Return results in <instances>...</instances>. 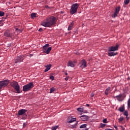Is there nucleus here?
<instances>
[{
    "label": "nucleus",
    "instance_id": "obj_7",
    "mask_svg": "<svg viewBox=\"0 0 130 130\" xmlns=\"http://www.w3.org/2000/svg\"><path fill=\"white\" fill-rule=\"evenodd\" d=\"M89 119V116L87 115H81L77 118V120H82V121H87Z\"/></svg>",
    "mask_w": 130,
    "mask_h": 130
},
{
    "label": "nucleus",
    "instance_id": "obj_26",
    "mask_svg": "<svg viewBox=\"0 0 130 130\" xmlns=\"http://www.w3.org/2000/svg\"><path fill=\"white\" fill-rule=\"evenodd\" d=\"M124 115H125L126 116V118L127 116H128V111H125L124 112Z\"/></svg>",
    "mask_w": 130,
    "mask_h": 130
},
{
    "label": "nucleus",
    "instance_id": "obj_11",
    "mask_svg": "<svg viewBox=\"0 0 130 130\" xmlns=\"http://www.w3.org/2000/svg\"><path fill=\"white\" fill-rule=\"evenodd\" d=\"M80 68L81 69H85V68H87V61H86V60L83 59L82 60L81 65L80 66Z\"/></svg>",
    "mask_w": 130,
    "mask_h": 130
},
{
    "label": "nucleus",
    "instance_id": "obj_34",
    "mask_svg": "<svg viewBox=\"0 0 130 130\" xmlns=\"http://www.w3.org/2000/svg\"><path fill=\"white\" fill-rule=\"evenodd\" d=\"M50 80H52V81H53L54 80V76L50 75Z\"/></svg>",
    "mask_w": 130,
    "mask_h": 130
},
{
    "label": "nucleus",
    "instance_id": "obj_2",
    "mask_svg": "<svg viewBox=\"0 0 130 130\" xmlns=\"http://www.w3.org/2000/svg\"><path fill=\"white\" fill-rule=\"evenodd\" d=\"M10 86L16 90L17 93H21L20 91V85H19V83L17 81H13V82H10Z\"/></svg>",
    "mask_w": 130,
    "mask_h": 130
},
{
    "label": "nucleus",
    "instance_id": "obj_32",
    "mask_svg": "<svg viewBox=\"0 0 130 130\" xmlns=\"http://www.w3.org/2000/svg\"><path fill=\"white\" fill-rule=\"evenodd\" d=\"M23 117H22V119H26V118H27V114H24V115H22Z\"/></svg>",
    "mask_w": 130,
    "mask_h": 130
},
{
    "label": "nucleus",
    "instance_id": "obj_18",
    "mask_svg": "<svg viewBox=\"0 0 130 130\" xmlns=\"http://www.w3.org/2000/svg\"><path fill=\"white\" fill-rule=\"evenodd\" d=\"M108 53L109 56H114V54L112 51H108Z\"/></svg>",
    "mask_w": 130,
    "mask_h": 130
},
{
    "label": "nucleus",
    "instance_id": "obj_41",
    "mask_svg": "<svg viewBox=\"0 0 130 130\" xmlns=\"http://www.w3.org/2000/svg\"><path fill=\"white\" fill-rule=\"evenodd\" d=\"M26 125H27V124L26 123H23V127H25V126H26Z\"/></svg>",
    "mask_w": 130,
    "mask_h": 130
},
{
    "label": "nucleus",
    "instance_id": "obj_48",
    "mask_svg": "<svg viewBox=\"0 0 130 130\" xmlns=\"http://www.w3.org/2000/svg\"><path fill=\"white\" fill-rule=\"evenodd\" d=\"M65 75H66V76H68V73L66 72Z\"/></svg>",
    "mask_w": 130,
    "mask_h": 130
},
{
    "label": "nucleus",
    "instance_id": "obj_50",
    "mask_svg": "<svg viewBox=\"0 0 130 130\" xmlns=\"http://www.w3.org/2000/svg\"><path fill=\"white\" fill-rule=\"evenodd\" d=\"M71 25H74V22H72L71 23Z\"/></svg>",
    "mask_w": 130,
    "mask_h": 130
},
{
    "label": "nucleus",
    "instance_id": "obj_12",
    "mask_svg": "<svg viewBox=\"0 0 130 130\" xmlns=\"http://www.w3.org/2000/svg\"><path fill=\"white\" fill-rule=\"evenodd\" d=\"M68 123H72V122H74V121H76L77 120V118H73L72 117H68Z\"/></svg>",
    "mask_w": 130,
    "mask_h": 130
},
{
    "label": "nucleus",
    "instance_id": "obj_39",
    "mask_svg": "<svg viewBox=\"0 0 130 130\" xmlns=\"http://www.w3.org/2000/svg\"><path fill=\"white\" fill-rule=\"evenodd\" d=\"M16 32H18L19 33H22V30L20 29H18Z\"/></svg>",
    "mask_w": 130,
    "mask_h": 130
},
{
    "label": "nucleus",
    "instance_id": "obj_17",
    "mask_svg": "<svg viewBox=\"0 0 130 130\" xmlns=\"http://www.w3.org/2000/svg\"><path fill=\"white\" fill-rule=\"evenodd\" d=\"M124 110H125L124 107H120V108H119V111H120V112H123Z\"/></svg>",
    "mask_w": 130,
    "mask_h": 130
},
{
    "label": "nucleus",
    "instance_id": "obj_42",
    "mask_svg": "<svg viewBox=\"0 0 130 130\" xmlns=\"http://www.w3.org/2000/svg\"><path fill=\"white\" fill-rule=\"evenodd\" d=\"M129 119V118L128 117V116H126V120H128Z\"/></svg>",
    "mask_w": 130,
    "mask_h": 130
},
{
    "label": "nucleus",
    "instance_id": "obj_51",
    "mask_svg": "<svg viewBox=\"0 0 130 130\" xmlns=\"http://www.w3.org/2000/svg\"><path fill=\"white\" fill-rule=\"evenodd\" d=\"M65 80H66V81H68V78H66Z\"/></svg>",
    "mask_w": 130,
    "mask_h": 130
},
{
    "label": "nucleus",
    "instance_id": "obj_35",
    "mask_svg": "<svg viewBox=\"0 0 130 130\" xmlns=\"http://www.w3.org/2000/svg\"><path fill=\"white\" fill-rule=\"evenodd\" d=\"M123 119H124V117H120V118L119 119V121L120 122H121L122 121H123Z\"/></svg>",
    "mask_w": 130,
    "mask_h": 130
},
{
    "label": "nucleus",
    "instance_id": "obj_1",
    "mask_svg": "<svg viewBox=\"0 0 130 130\" xmlns=\"http://www.w3.org/2000/svg\"><path fill=\"white\" fill-rule=\"evenodd\" d=\"M55 24H56V18L54 16H50L42 21L41 25L44 27H50Z\"/></svg>",
    "mask_w": 130,
    "mask_h": 130
},
{
    "label": "nucleus",
    "instance_id": "obj_31",
    "mask_svg": "<svg viewBox=\"0 0 130 130\" xmlns=\"http://www.w3.org/2000/svg\"><path fill=\"white\" fill-rule=\"evenodd\" d=\"M129 2H130V0H124V4L125 5H127V4H128Z\"/></svg>",
    "mask_w": 130,
    "mask_h": 130
},
{
    "label": "nucleus",
    "instance_id": "obj_49",
    "mask_svg": "<svg viewBox=\"0 0 130 130\" xmlns=\"http://www.w3.org/2000/svg\"><path fill=\"white\" fill-rule=\"evenodd\" d=\"M112 17H113V18H114V14H113Z\"/></svg>",
    "mask_w": 130,
    "mask_h": 130
},
{
    "label": "nucleus",
    "instance_id": "obj_16",
    "mask_svg": "<svg viewBox=\"0 0 130 130\" xmlns=\"http://www.w3.org/2000/svg\"><path fill=\"white\" fill-rule=\"evenodd\" d=\"M78 122H79V121H77V122L74 125H70V128H72V129L76 128V127H77V125L78 124Z\"/></svg>",
    "mask_w": 130,
    "mask_h": 130
},
{
    "label": "nucleus",
    "instance_id": "obj_36",
    "mask_svg": "<svg viewBox=\"0 0 130 130\" xmlns=\"http://www.w3.org/2000/svg\"><path fill=\"white\" fill-rule=\"evenodd\" d=\"M103 122L104 123H107L108 122L107 121V119L105 118L103 120Z\"/></svg>",
    "mask_w": 130,
    "mask_h": 130
},
{
    "label": "nucleus",
    "instance_id": "obj_10",
    "mask_svg": "<svg viewBox=\"0 0 130 130\" xmlns=\"http://www.w3.org/2000/svg\"><path fill=\"white\" fill-rule=\"evenodd\" d=\"M26 112H27V110L26 109H21L19 110L18 112V116H19V115H24Z\"/></svg>",
    "mask_w": 130,
    "mask_h": 130
},
{
    "label": "nucleus",
    "instance_id": "obj_25",
    "mask_svg": "<svg viewBox=\"0 0 130 130\" xmlns=\"http://www.w3.org/2000/svg\"><path fill=\"white\" fill-rule=\"evenodd\" d=\"M127 107H128V108H129V109H130V95H129V98L127 101Z\"/></svg>",
    "mask_w": 130,
    "mask_h": 130
},
{
    "label": "nucleus",
    "instance_id": "obj_19",
    "mask_svg": "<svg viewBox=\"0 0 130 130\" xmlns=\"http://www.w3.org/2000/svg\"><path fill=\"white\" fill-rule=\"evenodd\" d=\"M30 17H31V19H34V18L36 17V13H31L30 15Z\"/></svg>",
    "mask_w": 130,
    "mask_h": 130
},
{
    "label": "nucleus",
    "instance_id": "obj_14",
    "mask_svg": "<svg viewBox=\"0 0 130 130\" xmlns=\"http://www.w3.org/2000/svg\"><path fill=\"white\" fill-rule=\"evenodd\" d=\"M67 66L68 67H71V68H75V63L72 61H69Z\"/></svg>",
    "mask_w": 130,
    "mask_h": 130
},
{
    "label": "nucleus",
    "instance_id": "obj_30",
    "mask_svg": "<svg viewBox=\"0 0 130 130\" xmlns=\"http://www.w3.org/2000/svg\"><path fill=\"white\" fill-rule=\"evenodd\" d=\"M4 16H5V12L0 11V17H4Z\"/></svg>",
    "mask_w": 130,
    "mask_h": 130
},
{
    "label": "nucleus",
    "instance_id": "obj_33",
    "mask_svg": "<svg viewBox=\"0 0 130 130\" xmlns=\"http://www.w3.org/2000/svg\"><path fill=\"white\" fill-rule=\"evenodd\" d=\"M105 125H106V124H103V123H101L100 124V127H102V128L105 127Z\"/></svg>",
    "mask_w": 130,
    "mask_h": 130
},
{
    "label": "nucleus",
    "instance_id": "obj_4",
    "mask_svg": "<svg viewBox=\"0 0 130 130\" xmlns=\"http://www.w3.org/2000/svg\"><path fill=\"white\" fill-rule=\"evenodd\" d=\"M34 87V84L33 82H29V83L23 86L22 91L23 92H27L30 91L32 88Z\"/></svg>",
    "mask_w": 130,
    "mask_h": 130
},
{
    "label": "nucleus",
    "instance_id": "obj_53",
    "mask_svg": "<svg viewBox=\"0 0 130 130\" xmlns=\"http://www.w3.org/2000/svg\"><path fill=\"white\" fill-rule=\"evenodd\" d=\"M105 130H107V129H106Z\"/></svg>",
    "mask_w": 130,
    "mask_h": 130
},
{
    "label": "nucleus",
    "instance_id": "obj_38",
    "mask_svg": "<svg viewBox=\"0 0 130 130\" xmlns=\"http://www.w3.org/2000/svg\"><path fill=\"white\" fill-rule=\"evenodd\" d=\"M95 95V94H94V93H91V94H90V97H91L92 98V97L93 96H94Z\"/></svg>",
    "mask_w": 130,
    "mask_h": 130
},
{
    "label": "nucleus",
    "instance_id": "obj_45",
    "mask_svg": "<svg viewBox=\"0 0 130 130\" xmlns=\"http://www.w3.org/2000/svg\"><path fill=\"white\" fill-rule=\"evenodd\" d=\"M117 54H118V52H115V55H117Z\"/></svg>",
    "mask_w": 130,
    "mask_h": 130
},
{
    "label": "nucleus",
    "instance_id": "obj_22",
    "mask_svg": "<svg viewBox=\"0 0 130 130\" xmlns=\"http://www.w3.org/2000/svg\"><path fill=\"white\" fill-rule=\"evenodd\" d=\"M121 94H119V95L116 96V98L119 101H121Z\"/></svg>",
    "mask_w": 130,
    "mask_h": 130
},
{
    "label": "nucleus",
    "instance_id": "obj_27",
    "mask_svg": "<svg viewBox=\"0 0 130 130\" xmlns=\"http://www.w3.org/2000/svg\"><path fill=\"white\" fill-rule=\"evenodd\" d=\"M77 110L79 112H83V111H84V109L83 108H77Z\"/></svg>",
    "mask_w": 130,
    "mask_h": 130
},
{
    "label": "nucleus",
    "instance_id": "obj_9",
    "mask_svg": "<svg viewBox=\"0 0 130 130\" xmlns=\"http://www.w3.org/2000/svg\"><path fill=\"white\" fill-rule=\"evenodd\" d=\"M4 36H6V37H10V38H12V37H13L14 36V33L7 30L4 32Z\"/></svg>",
    "mask_w": 130,
    "mask_h": 130
},
{
    "label": "nucleus",
    "instance_id": "obj_20",
    "mask_svg": "<svg viewBox=\"0 0 130 130\" xmlns=\"http://www.w3.org/2000/svg\"><path fill=\"white\" fill-rule=\"evenodd\" d=\"M119 46V44H116V46H115V51L118 50Z\"/></svg>",
    "mask_w": 130,
    "mask_h": 130
},
{
    "label": "nucleus",
    "instance_id": "obj_5",
    "mask_svg": "<svg viewBox=\"0 0 130 130\" xmlns=\"http://www.w3.org/2000/svg\"><path fill=\"white\" fill-rule=\"evenodd\" d=\"M51 47H49V44H46L43 47V52L44 53H46V54H49L50 51H51Z\"/></svg>",
    "mask_w": 130,
    "mask_h": 130
},
{
    "label": "nucleus",
    "instance_id": "obj_52",
    "mask_svg": "<svg viewBox=\"0 0 130 130\" xmlns=\"http://www.w3.org/2000/svg\"><path fill=\"white\" fill-rule=\"evenodd\" d=\"M1 24H2V21H0V25H1Z\"/></svg>",
    "mask_w": 130,
    "mask_h": 130
},
{
    "label": "nucleus",
    "instance_id": "obj_29",
    "mask_svg": "<svg viewBox=\"0 0 130 130\" xmlns=\"http://www.w3.org/2000/svg\"><path fill=\"white\" fill-rule=\"evenodd\" d=\"M58 128V126L57 125H56L55 126H52L51 127V129L52 130H56V129H57Z\"/></svg>",
    "mask_w": 130,
    "mask_h": 130
},
{
    "label": "nucleus",
    "instance_id": "obj_47",
    "mask_svg": "<svg viewBox=\"0 0 130 130\" xmlns=\"http://www.w3.org/2000/svg\"><path fill=\"white\" fill-rule=\"evenodd\" d=\"M86 105V106H87L88 107H89V106H90V105H89V104H87Z\"/></svg>",
    "mask_w": 130,
    "mask_h": 130
},
{
    "label": "nucleus",
    "instance_id": "obj_6",
    "mask_svg": "<svg viewBox=\"0 0 130 130\" xmlns=\"http://www.w3.org/2000/svg\"><path fill=\"white\" fill-rule=\"evenodd\" d=\"M9 83H10V81L7 79L0 81V90L5 88V87H7L9 85Z\"/></svg>",
    "mask_w": 130,
    "mask_h": 130
},
{
    "label": "nucleus",
    "instance_id": "obj_40",
    "mask_svg": "<svg viewBox=\"0 0 130 130\" xmlns=\"http://www.w3.org/2000/svg\"><path fill=\"white\" fill-rule=\"evenodd\" d=\"M43 30V29H42V28H40V29H39V32H42Z\"/></svg>",
    "mask_w": 130,
    "mask_h": 130
},
{
    "label": "nucleus",
    "instance_id": "obj_24",
    "mask_svg": "<svg viewBox=\"0 0 130 130\" xmlns=\"http://www.w3.org/2000/svg\"><path fill=\"white\" fill-rule=\"evenodd\" d=\"M108 51H114V47L112 46L111 47L109 48Z\"/></svg>",
    "mask_w": 130,
    "mask_h": 130
},
{
    "label": "nucleus",
    "instance_id": "obj_46",
    "mask_svg": "<svg viewBox=\"0 0 130 130\" xmlns=\"http://www.w3.org/2000/svg\"><path fill=\"white\" fill-rule=\"evenodd\" d=\"M45 8H46V9H47V8H49V7H48V6H45Z\"/></svg>",
    "mask_w": 130,
    "mask_h": 130
},
{
    "label": "nucleus",
    "instance_id": "obj_3",
    "mask_svg": "<svg viewBox=\"0 0 130 130\" xmlns=\"http://www.w3.org/2000/svg\"><path fill=\"white\" fill-rule=\"evenodd\" d=\"M78 8H79V4L77 3L73 4L70 10V13L71 15H74V14H76L77 12H78Z\"/></svg>",
    "mask_w": 130,
    "mask_h": 130
},
{
    "label": "nucleus",
    "instance_id": "obj_37",
    "mask_svg": "<svg viewBox=\"0 0 130 130\" xmlns=\"http://www.w3.org/2000/svg\"><path fill=\"white\" fill-rule=\"evenodd\" d=\"M68 31L72 30V26L69 25L68 28Z\"/></svg>",
    "mask_w": 130,
    "mask_h": 130
},
{
    "label": "nucleus",
    "instance_id": "obj_8",
    "mask_svg": "<svg viewBox=\"0 0 130 130\" xmlns=\"http://www.w3.org/2000/svg\"><path fill=\"white\" fill-rule=\"evenodd\" d=\"M24 57V56H17V57L15 59H14V62L15 63H18V62H23V58Z\"/></svg>",
    "mask_w": 130,
    "mask_h": 130
},
{
    "label": "nucleus",
    "instance_id": "obj_21",
    "mask_svg": "<svg viewBox=\"0 0 130 130\" xmlns=\"http://www.w3.org/2000/svg\"><path fill=\"white\" fill-rule=\"evenodd\" d=\"M110 90V87H108L107 88L105 91V95H108V92H109V90Z\"/></svg>",
    "mask_w": 130,
    "mask_h": 130
},
{
    "label": "nucleus",
    "instance_id": "obj_23",
    "mask_svg": "<svg viewBox=\"0 0 130 130\" xmlns=\"http://www.w3.org/2000/svg\"><path fill=\"white\" fill-rule=\"evenodd\" d=\"M85 127H87V124H82V125L80 126V128H85Z\"/></svg>",
    "mask_w": 130,
    "mask_h": 130
},
{
    "label": "nucleus",
    "instance_id": "obj_15",
    "mask_svg": "<svg viewBox=\"0 0 130 130\" xmlns=\"http://www.w3.org/2000/svg\"><path fill=\"white\" fill-rule=\"evenodd\" d=\"M51 67V64H49L48 65L46 66L45 68H46V69L44 71L45 73H46L47 72H48V71H49V70H50V67Z\"/></svg>",
    "mask_w": 130,
    "mask_h": 130
},
{
    "label": "nucleus",
    "instance_id": "obj_44",
    "mask_svg": "<svg viewBox=\"0 0 130 130\" xmlns=\"http://www.w3.org/2000/svg\"><path fill=\"white\" fill-rule=\"evenodd\" d=\"M15 30H16V31H17L18 30H19V28H15Z\"/></svg>",
    "mask_w": 130,
    "mask_h": 130
},
{
    "label": "nucleus",
    "instance_id": "obj_43",
    "mask_svg": "<svg viewBox=\"0 0 130 130\" xmlns=\"http://www.w3.org/2000/svg\"><path fill=\"white\" fill-rule=\"evenodd\" d=\"M115 128L116 130H118L117 126H116V125H115Z\"/></svg>",
    "mask_w": 130,
    "mask_h": 130
},
{
    "label": "nucleus",
    "instance_id": "obj_28",
    "mask_svg": "<svg viewBox=\"0 0 130 130\" xmlns=\"http://www.w3.org/2000/svg\"><path fill=\"white\" fill-rule=\"evenodd\" d=\"M54 91H55V88H54V87H52L50 88V93H51L53 92H54Z\"/></svg>",
    "mask_w": 130,
    "mask_h": 130
},
{
    "label": "nucleus",
    "instance_id": "obj_13",
    "mask_svg": "<svg viewBox=\"0 0 130 130\" xmlns=\"http://www.w3.org/2000/svg\"><path fill=\"white\" fill-rule=\"evenodd\" d=\"M120 9H121L120 6H119L118 7H117L116 8L115 11V17H116V16H117Z\"/></svg>",
    "mask_w": 130,
    "mask_h": 130
}]
</instances>
